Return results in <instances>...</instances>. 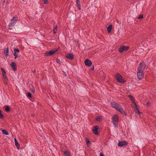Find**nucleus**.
<instances>
[{"instance_id": "nucleus-26", "label": "nucleus", "mask_w": 156, "mask_h": 156, "mask_svg": "<svg viewBox=\"0 0 156 156\" xmlns=\"http://www.w3.org/2000/svg\"><path fill=\"white\" fill-rule=\"evenodd\" d=\"M85 141H86V143L87 144V145L88 146L89 145H90V142L89 140L87 138H86Z\"/></svg>"}, {"instance_id": "nucleus-34", "label": "nucleus", "mask_w": 156, "mask_h": 156, "mask_svg": "<svg viewBox=\"0 0 156 156\" xmlns=\"http://www.w3.org/2000/svg\"><path fill=\"white\" fill-rule=\"evenodd\" d=\"M48 0H44V4H46L48 2Z\"/></svg>"}, {"instance_id": "nucleus-30", "label": "nucleus", "mask_w": 156, "mask_h": 156, "mask_svg": "<svg viewBox=\"0 0 156 156\" xmlns=\"http://www.w3.org/2000/svg\"><path fill=\"white\" fill-rule=\"evenodd\" d=\"M27 95L28 97L30 98H32V95L31 94L30 92H28L27 93Z\"/></svg>"}, {"instance_id": "nucleus-1", "label": "nucleus", "mask_w": 156, "mask_h": 156, "mask_svg": "<svg viewBox=\"0 0 156 156\" xmlns=\"http://www.w3.org/2000/svg\"><path fill=\"white\" fill-rule=\"evenodd\" d=\"M110 105L112 107L115 108L117 111L119 112L122 115L125 116H126L127 115V114L122 107L117 103L112 102H111Z\"/></svg>"}, {"instance_id": "nucleus-11", "label": "nucleus", "mask_w": 156, "mask_h": 156, "mask_svg": "<svg viewBox=\"0 0 156 156\" xmlns=\"http://www.w3.org/2000/svg\"><path fill=\"white\" fill-rule=\"evenodd\" d=\"M1 69L2 70V74L3 77L4 79L5 80V81L7 82L8 80L7 77L6 76V73L5 70L4 69L2 68H1Z\"/></svg>"}, {"instance_id": "nucleus-31", "label": "nucleus", "mask_w": 156, "mask_h": 156, "mask_svg": "<svg viewBox=\"0 0 156 156\" xmlns=\"http://www.w3.org/2000/svg\"><path fill=\"white\" fill-rule=\"evenodd\" d=\"M14 56H15V59L16 58L18 57V55L15 52H14Z\"/></svg>"}, {"instance_id": "nucleus-16", "label": "nucleus", "mask_w": 156, "mask_h": 156, "mask_svg": "<svg viewBox=\"0 0 156 156\" xmlns=\"http://www.w3.org/2000/svg\"><path fill=\"white\" fill-rule=\"evenodd\" d=\"M14 141L15 142V146L17 147V149H19L20 147V145L19 144L16 138L14 139Z\"/></svg>"}, {"instance_id": "nucleus-21", "label": "nucleus", "mask_w": 156, "mask_h": 156, "mask_svg": "<svg viewBox=\"0 0 156 156\" xmlns=\"http://www.w3.org/2000/svg\"><path fill=\"white\" fill-rule=\"evenodd\" d=\"M134 105L135 106V108L136 109V113L137 112L138 113V114L139 115H140V111H139V108L137 107V106L136 104V103H134Z\"/></svg>"}, {"instance_id": "nucleus-33", "label": "nucleus", "mask_w": 156, "mask_h": 156, "mask_svg": "<svg viewBox=\"0 0 156 156\" xmlns=\"http://www.w3.org/2000/svg\"><path fill=\"white\" fill-rule=\"evenodd\" d=\"M44 56H47L49 55V52L47 51L44 53Z\"/></svg>"}, {"instance_id": "nucleus-19", "label": "nucleus", "mask_w": 156, "mask_h": 156, "mask_svg": "<svg viewBox=\"0 0 156 156\" xmlns=\"http://www.w3.org/2000/svg\"><path fill=\"white\" fill-rule=\"evenodd\" d=\"M9 51V50L8 48H7L5 49L4 50V54L5 56H7L8 55Z\"/></svg>"}, {"instance_id": "nucleus-5", "label": "nucleus", "mask_w": 156, "mask_h": 156, "mask_svg": "<svg viewBox=\"0 0 156 156\" xmlns=\"http://www.w3.org/2000/svg\"><path fill=\"white\" fill-rule=\"evenodd\" d=\"M145 67V64L144 62H142L140 63V66L138 69V71H143Z\"/></svg>"}, {"instance_id": "nucleus-2", "label": "nucleus", "mask_w": 156, "mask_h": 156, "mask_svg": "<svg viewBox=\"0 0 156 156\" xmlns=\"http://www.w3.org/2000/svg\"><path fill=\"white\" fill-rule=\"evenodd\" d=\"M115 77L117 80L120 83H124L125 82V80L122 79V76L119 73L116 74Z\"/></svg>"}, {"instance_id": "nucleus-10", "label": "nucleus", "mask_w": 156, "mask_h": 156, "mask_svg": "<svg viewBox=\"0 0 156 156\" xmlns=\"http://www.w3.org/2000/svg\"><path fill=\"white\" fill-rule=\"evenodd\" d=\"M127 145V142L124 141L119 142L118 144V146L120 147L125 146Z\"/></svg>"}, {"instance_id": "nucleus-9", "label": "nucleus", "mask_w": 156, "mask_h": 156, "mask_svg": "<svg viewBox=\"0 0 156 156\" xmlns=\"http://www.w3.org/2000/svg\"><path fill=\"white\" fill-rule=\"evenodd\" d=\"M84 63L86 66H91L92 64L91 61L88 59H87L85 60Z\"/></svg>"}, {"instance_id": "nucleus-25", "label": "nucleus", "mask_w": 156, "mask_h": 156, "mask_svg": "<svg viewBox=\"0 0 156 156\" xmlns=\"http://www.w3.org/2000/svg\"><path fill=\"white\" fill-rule=\"evenodd\" d=\"M2 132L3 134L5 135H8L9 134V133L8 132L5 130V129H2Z\"/></svg>"}, {"instance_id": "nucleus-35", "label": "nucleus", "mask_w": 156, "mask_h": 156, "mask_svg": "<svg viewBox=\"0 0 156 156\" xmlns=\"http://www.w3.org/2000/svg\"><path fill=\"white\" fill-rule=\"evenodd\" d=\"M90 70L92 71H93L94 69V66H92L90 69Z\"/></svg>"}, {"instance_id": "nucleus-14", "label": "nucleus", "mask_w": 156, "mask_h": 156, "mask_svg": "<svg viewBox=\"0 0 156 156\" xmlns=\"http://www.w3.org/2000/svg\"><path fill=\"white\" fill-rule=\"evenodd\" d=\"M58 50V48L53 50L49 51V56L54 54L55 52H57Z\"/></svg>"}, {"instance_id": "nucleus-7", "label": "nucleus", "mask_w": 156, "mask_h": 156, "mask_svg": "<svg viewBox=\"0 0 156 156\" xmlns=\"http://www.w3.org/2000/svg\"><path fill=\"white\" fill-rule=\"evenodd\" d=\"M17 19L16 17H14L11 20V22L10 23L9 26H12L14 25L16 23L17 21Z\"/></svg>"}, {"instance_id": "nucleus-28", "label": "nucleus", "mask_w": 156, "mask_h": 156, "mask_svg": "<svg viewBox=\"0 0 156 156\" xmlns=\"http://www.w3.org/2000/svg\"><path fill=\"white\" fill-rule=\"evenodd\" d=\"M4 117V115L2 114L1 111L0 110V118H3Z\"/></svg>"}, {"instance_id": "nucleus-13", "label": "nucleus", "mask_w": 156, "mask_h": 156, "mask_svg": "<svg viewBox=\"0 0 156 156\" xmlns=\"http://www.w3.org/2000/svg\"><path fill=\"white\" fill-rule=\"evenodd\" d=\"M29 88L30 89V90L34 93H35V90L34 87L33 86L32 84H30L29 86Z\"/></svg>"}, {"instance_id": "nucleus-22", "label": "nucleus", "mask_w": 156, "mask_h": 156, "mask_svg": "<svg viewBox=\"0 0 156 156\" xmlns=\"http://www.w3.org/2000/svg\"><path fill=\"white\" fill-rule=\"evenodd\" d=\"M5 110L7 112H9L10 111V108L8 106H5Z\"/></svg>"}, {"instance_id": "nucleus-29", "label": "nucleus", "mask_w": 156, "mask_h": 156, "mask_svg": "<svg viewBox=\"0 0 156 156\" xmlns=\"http://www.w3.org/2000/svg\"><path fill=\"white\" fill-rule=\"evenodd\" d=\"M101 119V117L99 116L97 117L96 118V120L98 121H100Z\"/></svg>"}, {"instance_id": "nucleus-39", "label": "nucleus", "mask_w": 156, "mask_h": 156, "mask_svg": "<svg viewBox=\"0 0 156 156\" xmlns=\"http://www.w3.org/2000/svg\"><path fill=\"white\" fill-rule=\"evenodd\" d=\"M149 102H147V104H146V105L147 106H148V105H149Z\"/></svg>"}, {"instance_id": "nucleus-12", "label": "nucleus", "mask_w": 156, "mask_h": 156, "mask_svg": "<svg viewBox=\"0 0 156 156\" xmlns=\"http://www.w3.org/2000/svg\"><path fill=\"white\" fill-rule=\"evenodd\" d=\"M66 58L70 60H72L74 58L73 55L72 53H69L66 55Z\"/></svg>"}, {"instance_id": "nucleus-27", "label": "nucleus", "mask_w": 156, "mask_h": 156, "mask_svg": "<svg viewBox=\"0 0 156 156\" xmlns=\"http://www.w3.org/2000/svg\"><path fill=\"white\" fill-rule=\"evenodd\" d=\"M144 16L143 14H141L139 15V16L138 17V19H142L143 18Z\"/></svg>"}, {"instance_id": "nucleus-6", "label": "nucleus", "mask_w": 156, "mask_h": 156, "mask_svg": "<svg viewBox=\"0 0 156 156\" xmlns=\"http://www.w3.org/2000/svg\"><path fill=\"white\" fill-rule=\"evenodd\" d=\"M137 76L138 79L140 80L141 79L144 77L143 71H138Z\"/></svg>"}, {"instance_id": "nucleus-20", "label": "nucleus", "mask_w": 156, "mask_h": 156, "mask_svg": "<svg viewBox=\"0 0 156 156\" xmlns=\"http://www.w3.org/2000/svg\"><path fill=\"white\" fill-rule=\"evenodd\" d=\"M112 28V25H109L107 28V30L108 32V33L111 32Z\"/></svg>"}, {"instance_id": "nucleus-17", "label": "nucleus", "mask_w": 156, "mask_h": 156, "mask_svg": "<svg viewBox=\"0 0 156 156\" xmlns=\"http://www.w3.org/2000/svg\"><path fill=\"white\" fill-rule=\"evenodd\" d=\"M53 34H55L57 32V25H55V26L53 25Z\"/></svg>"}, {"instance_id": "nucleus-18", "label": "nucleus", "mask_w": 156, "mask_h": 156, "mask_svg": "<svg viewBox=\"0 0 156 156\" xmlns=\"http://www.w3.org/2000/svg\"><path fill=\"white\" fill-rule=\"evenodd\" d=\"M130 98L131 100L132 101V103L134 105L135 100L133 97L131 95H129L128 96Z\"/></svg>"}, {"instance_id": "nucleus-36", "label": "nucleus", "mask_w": 156, "mask_h": 156, "mask_svg": "<svg viewBox=\"0 0 156 156\" xmlns=\"http://www.w3.org/2000/svg\"><path fill=\"white\" fill-rule=\"evenodd\" d=\"M100 156H105L103 153L101 152L100 153Z\"/></svg>"}, {"instance_id": "nucleus-23", "label": "nucleus", "mask_w": 156, "mask_h": 156, "mask_svg": "<svg viewBox=\"0 0 156 156\" xmlns=\"http://www.w3.org/2000/svg\"><path fill=\"white\" fill-rule=\"evenodd\" d=\"M77 3V6L79 8V9L80 10L81 9L80 5V2L79 0H76Z\"/></svg>"}, {"instance_id": "nucleus-37", "label": "nucleus", "mask_w": 156, "mask_h": 156, "mask_svg": "<svg viewBox=\"0 0 156 156\" xmlns=\"http://www.w3.org/2000/svg\"><path fill=\"white\" fill-rule=\"evenodd\" d=\"M60 61V60L58 59H56V62L57 63H59Z\"/></svg>"}, {"instance_id": "nucleus-15", "label": "nucleus", "mask_w": 156, "mask_h": 156, "mask_svg": "<svg viewBox=\"0 0 156 156\" xmlns=\"http://www.w3.org/2000/svg\"><path fill=\"white\" fill-rule=\"evenodd\" d=\"M11 66L13 70L15 71L16 70V66L15 63L14 62H12L11 64Z\"/></svg>"}, {"instance_id": "nucleus-38", "label": "nucleus", "mask_w": 156, "mask_h": 156, "mask_svg": "<svg viewBox=\"0 0 156 156\" xmlns=\"http://www.w3.org/2000/svg\"><path fill=\"white\" fill-rule=\"evenodd\" d=\"M63 72L65 76H67V74H66V73L64 71H63Z\"/></svg>"}, {"instance_id": "nucleus-32", "label": "nucleus", "mask_w": 156, "mask_h": 156, "mask_svg": "<svg viewBox=\"0 0 156 156\" xmlns=\"http://www.w3.org/2000/svg\"><path fill=\"white\" fill-rule=\"evenodd\" d=\"M14 52H15L16 53V52H19V50L18 49L15 48L14 49Z\"/></svg>"}, {"instance_id": "nucleus-4", "label": "nucleus", "mask_w": 156, "mask_h": 156, "mask_svg": "<svg viewBox=\"0 0 156 156\" xmlns=\"http://www.w3.org/2000/svg\"><path fill=\"white\" fill-rule=\"evenodd\" d=\"M129 48V47L128 46H125L121 45L119 48L118 51L120 53H122L124 51H127Z\"/></svg>"}, {"instance_id": "nucleus-3", "label": "nucleus", "mask_w": 156, "mask_h": 156, "mask_svg": "<svg viewBox=\"0 0 156 156\" xmlns=\"http://www.w3.org/2000/svg\"><path fill=\"white\" fill-rule=\"evenodd\" d=\"M112 120L114 126L116 127L118 125L119 117L117 115H114L112 118Z\"/></svg>"}, {"instance_id": "nucleus-8", "label": "nucleus", "mask_w": 156, "mask_h": 156, "mask_svg": "<svg viewBox=\"0 0 156 156\" xmlns=\"http://www.w3.org/2000/svg\"><path fill=\"white\" fill-rule=\"evenodd\" d=\"M99 127L98 126H95L93 129V132L96 135H98V129Z\"/></svg>"}, {"instance_id": "nucleus-24", "label": "nucleus", "mask_w": 156, "mask_h": 156, "mask_svg": "<svg viewBox=\"0 0 156 156\" xmlns=\"http://www.w3.org/2000/svg\"><path fill=\"white\" fill-rule=\"evenodd\" d=\"M64 153L65 156H70V153L67 151H64Z\"/></svg>"}]
</instances>
